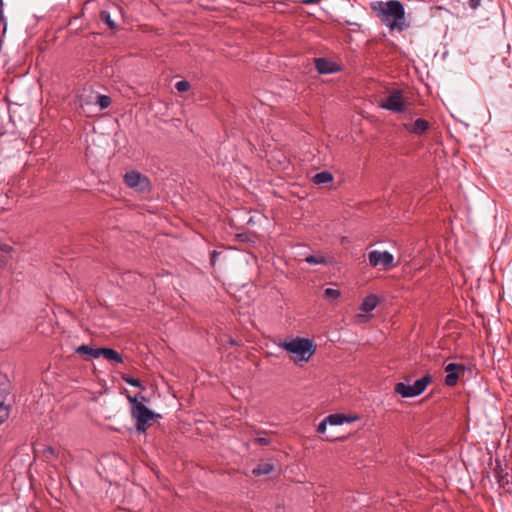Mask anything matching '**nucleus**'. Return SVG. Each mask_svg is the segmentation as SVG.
Instances as JSON below:
<instances>
[{
  "instance_id": "nucleus-1",
  "label": "nucleus",
  "mask_w": 512,
  "mask_h": 512,
  "mask_svg": "<svg viewBox=\"0 0 512 512\" xmlns=\"http://www.w3.org/2000/svg\"><path fill=\"white\" fill-rule=\"evenodd\" d=\"M371 8L380 21L391 31L402 32L409 27V24L405 21L404 5L400 1H377L372 3Z\"/></svg>"
},
{
  "instance_id": "nucleus-2",
  "label": "nucleus",
  "mask_w": 512,
  "mask_h": 512,
  "mask_svg": "<svg viewBox=\"0 0 512 512\" xmlns=\"http://www.w3.org/2000/svg\"><path fill=\"white\" fill-rule=\"evenodd\" d=\"M127 399L131 404V417L135 420V427L138 433H146L147 424L156 418L161 417L159 414L150 410L144 401L147 400L141 393L135 396L127 395Z\"/></svg>"
},
{
  "instance_id": "nucleus-3",
  "label": "nucleus",
  "mask_w": 512,
  "mask_h": 512,
  "mask_svg": "<svg viewBox=\"0 0 512 512\" xmlns=\"http://www.w3.org/2000/svg\"><path fill=\"white\" fill-rule=\"evenodd\" d=\"M279 346L294 355L291 359L295 363L298 361H309L316 351V346L312 340L301 337L294 338L289 342H283Z\"/></svg>"
},
{
  "instance_id": "nucleus-4",
  "label": "nucleus",
  "mask_w": 512,
  "mask_h": 512,
  "mask_svg": "<svg viewBox=\"0 0 512 512\" xmlns=\"http://www.w3.org/2000/svg\"><path fill=\"white\" fill-rule=\"evenodd\" d=\"M432 382V377L429 374L424 375L416 380L412 385L398 382L394 386V391L404 398H412L420 395L426 387Z\"/></svg>"
},
{
  "instance_id": "nucleus-5",
  "label": "nucleus",
  "mask_w": 512,
  "mask_h": 512,
  "mask_svg": "<svg viewBox=\"0 0 512 512\" xmlns=\"http://www.w3.org/2000/svg\"><path fill=\"white\" fill-rule=\"evenodd\" d=\"M379 106L382 109L394 112V113H403L406 111V105L404 103L402 93L400 90H393L390 92L388 97L381 101Z\"/></svg>"
},
{
  "instance_id": "nucleus-6",
  "label": "nucleus",
  "mask_w": 512,
  "mask_h": 512,
  "mask_svg": "<svg viewBox=\"0 0 512 512\" xmlns=\"http://www.w3.org/2000/svg\"><path fill=\"white\" fill-rule=\"evenodd\" d=\"M11 385L8 378L0 373V424L5 422L10 413V406L6 405V399L10 394Z\"/></svg>"
},
{
  "instance_id": "nucleus-7",
  "label": "nucleus",
  "mask_w": 512,
  "mask_h": 512,
  "mask_svg": "<svg viewBox=\"0 0 512 512\" xmlns=\"http://www.w3.org/2000/svg\"><path fill=\"white\" fill-rule=\"evenodd\" d=\"M368 258L372 267L388 268L393 266L394 256L388 251L373 250L369 253Z\"/></svg>"
},
{
  "instance_id": "nucleus-8",
  "label": "nucleus",
  "mask_w": 512,
  "mask_h": 512,
  "mask_svg": "<svg viewBox=\"0 0 512 512\" xmlns=\"http://www.w3.org/2000/svg\"><path fill=\"white\" fill-rule=\"evenodd\" d=\"M125 183L131 188H137L140 191H145L149 188V180L147 177L138 172L131 171L125 174Z\"/></svg>"
},
{
  "instance_id": "nucleus-9",
  "label": "nucleus",
  "mask_w": 512,
  "mask_h": 512,
  "mask_svg": "<svg viewBox=\"0 0 512 512\" xmlns=\"http://www.w3.org/2000/svg\"><path fill=\"white\" fill-rule=\"evenodd\" d=\"M466 367L462 364L457 363H449L445 367L446 377H445V385L448 387H453L457 384L459 376L461 373H464Z\"/></svg>"
},
{
  "instance_id": "nucleus-10",
  "label": "nucleus",
  "mask_w": 512,
  "mask_h": 512,
  "mask_svg": "<svg viewBox=\"0 0 512 512\" xmlns=\"http://www.w3.org/2000/svg\"><path fill=\"white\" fill-rule=\"evenodd\" d=\"M403 127L406 131L415 135H423L425 134L429 128L430 124L427 120L423 118H418L413 123H405Z\"/></svg>"
},
{
  "instance_id": "nucleus-11",
  "label": "nucleus",
  "mask_w": 512,
  "mask_h": 512,
  "mask_svg": "<svg viewBox=\"0 0 512 512\" xmlns=\"http://www.w3.org/2000/svg\"><path fill=\"white\" fill-rule=\"evenodd\" d=\"M315 67L320 74H332L339 71L338 65L326 58L315 59Z\"/></svg>"
},
{
  "instance_id": "nucleus-12",
  "label": "nucleus",
  "mask_w": 512,
  "mask_h": 512,
  "mask_svg": "<svg viewBox=\"0 0 512 512\" xmlns=\"http://www.w3.org/2000/svg\"><path fill=\"white\" fill-rule=\"evenodd\" d=\"M76 352L89 358L97 359L101 356V347L93 348L89 345H81L76 348Z\"/></svg>"
},
{
  "instance_id": "nucleus-13",
  "label": "nucleus",
  "mask_w": 512,
  "mask_h": 512,
  "mask_svg": "<svg viewBox=\"0 0 512 512\" xmlns=\"http://www.w3.org/2000/svg\"><path fill=\"white\" fill-rule=\"evenodd\" d=\"M101 356H103L106 360L113 361L115 363L123 362L122 355L112 348L101 347Z\"/></svg>"
},
{
  "instance_id": "nucleus-14",
  "label": "nucleus",
  "mask_w": 512,
  "mask_h": 512,
  "mask_svg": "<svg viewBox=\"0 0 512 512\" xmlns=\"http://www.w3.org/2000/svg\"><path fill=\"white\" fill-rule=\"evenodd\" d=\"M378 303L379 299L376 295H368L361 304V310L367 313L371 312L377 307Z\"/></svg>"
},
{
  "instance_id": "nucleus-15",
  "label": "nucleus",
  "mask_w": 512,
  "mask_h": 512,
  "mask_svg": "<svg viewBox=\"0 0 512 512\" xmlns=\"http://www.w3.org/2000/svg\"><path fill=\"white\" fill-rule=\"evenodd\" d=\"M274 470V465L269 462L259 463L255 468H253L252 473L255 476H264L270 474Z\"/></svg>"
},
{
  "instance_id": "nucleus-16",
  "label": "nucleus",
  "mask_w": 512,
  "mask_h": 512,
  "mask_svg": "<svg viewBox=\"0 0 512 512\" xmlns=\"http://www.w3.org/2000/svg\"><path fill=\"white\" fill-rule=\"evenodd\" d=\"M333 181V175L329 171H322L314 175L313 182L315 184H326Z\"/></svg>"
},
{
  "instance_id": "nucleus-17",
  "label": "nucleus",
  "mask_w": 512,
  "mask_h": 512,
  "mask_svg": "<svg viewBox=\"0 0 512 512\" xmlns=\"http://www.w3.org/2000/svg\"><path fill=\"white\" fill-rule=\"evenodd\" d=\"M327 421L329 422V425L336 426L342 425L350 420L344 414L335 413L327 416Z\"/></svg>"
},
{
  "instance_id": "nucleus-18",
  "label": "nucleus",
  "mask_w": 512,
  "mask_h": 512,
  "mask_svg": "<svg viewBox=\"0 0 512 512\" xmlns=\"http://www.w3.org/2000/svg\"><path fill=\"white\" fill-rule=\"evenodd\" d=\"M305 261L310 265L327 264V260L323 255H309Z\"/></svg>"
},
{
  "instance_id": "nucleus-19",
  "label": "nucleus",
  "mask_w": 512,
  "mask_h": 512,
  "mask_svg": "<svg viewBox=\"0 0 512 512\" xmlns=\"http://www.w3.org/2000/svg\"><path fill=\"white\" fill-rule=\"evenodd\" d=\"M96 104L101 109H106V108H108L111 105V99L107 95L98 94L97 95V99H96Z\"/></svg>"
},
{
  "instance_id": "nucleus-20",
  "label": "nucleus",
  "mask_w": 512,
  "mask_h": 512,
  "mask_svg": "<svg viewBox=\"0 0 512 512\" xmlns=\"http://www.w3.org/2000/svg\"><path fill=\"white\" fill-rule=\"evenodd\" d=\"M122 379L131 386L141 388L142 390L145 389L139 379L133 378L129 375H123Z\"/></svg>"
},
{
  "instance_id": "nucleus-21",
  "label": "nucleus",
  "mask_w": 512,
  "mask_h": 512,
  "mask_svg": "<svg viewBox=\"0 0 512 512\" xmlns=\"http://www.w3.org/2000/svg\"><path fill=\"white\" fill-rule=\"evenodd\" d=\"M100 19L106 23L111 29L115 28V22L112 20L111 15L108 11H101Z\"/></svg>"
},
{
  "instance_id": "nucleus-22",
  "label": "nucleus",
  "mask_w": 512,
  "mask_h": 512,
  "mask_svg": "<svg viewBox=\"0 0 512 512\" xmlns=\"http://www.w3.org/2000/svg\"><path fill=\"white\" fill-rule=\"evenodd\" d=\"M42 453L47 461H50L56 457V450L52 446H44Z\"/></svg>"
},
{
  "instance_id": "nucleus-23",
  "label": "nucleus",
  "mask_w": 512,
  "mask_h": 512,
  "mask_svg": "<svg viewBox=\"0 0 512 512\" xmlns=\"http://www.w3.org/2000/svg\"><path fill=\"white\" fill-rule=\"evenodd\" d=\"M7 31V22L4 15H0V43H3V37Z\"/></svg>"
},
{
  "instance_id": "nucleus-24",
  "label": "nucleus",
  "mask_w": 512,
  "mask_h": 512,
  "mask_svg": "<svg viewBox=\"0 0 512 512\" xmlns=\"http://www.w3.org/2000/svg\"><path fill=\"white\" fill-rule=\"evenodd\" d=\"M324 295L328 299H336L340 296V291L338 289L327 288L324 291Z\"/></svg>"
},
{
  "instance_id": "nucleus-25",
  "label": "nucleus",
  "mask_w": 512,
  "mask_h": 512,
  "mask_svg": "<svg viewBox=\"0 0 512 512\" xmlns=\"http://www.w3.org/2000/svg\"><path fill=\"white\" fill-rule=\"evenodd\" d=\"M175 88L177 89L178 92H186L189 90L190 84L186 80H181L175 84Z\"/></svg>"
},
{
  "instance_id": "nucleus-26",
  "label": "nucleus",
  "mask_w": 512,
  "mask_h": 512,
  "mask_svg": "<svg viewBox=\"0 0 512 512\" xmlns=\"http://www.w3.org/2000/svg\"><path fill=\"white\" fill-rule=\"evenodd\" d=\"M329 424V422L327 421V417L321 421L317 427V432L319 433H325L326 429H327V425Z\"/></svg>"
},
{
  "instance_id": "nucleus-27",
  "label": "nucleus",
  "mask_w": 512,
  "mask_h": 512,
  "mask_svg": "<svg viewBox=\"0 0 512 512\" xmlns=\"http://www.w3.org/2000/svg\"><path fill=\"white\" fill-rule=\"evenodd\" d=\"M0 250H1L2 252H4V253L9 254V253H11V252H12L13 247H12L10 244H8V243H2V242H1V244H0Z\"/></svg>"
},
{
  "instance_id": "nucleus-28",
  "label": "nucleus",
  "mask_w": 512,
  "mask_h": 512,
  "mask_svg": "<svg viewBox=\"0 0 512 512\" xmlns=\"http://www.w3.org/2000/svg\"><path fill=\"white\" fill-rule=\"evenodd\" d=\"M480 2H481V0H468V4H469L470 8H472L474 10L479 7Z\"/></svg>"
},
{
  "instance_id": "nucleus-29",
  "label": "nucleus",
  "mask_w": 512,
  "mask_h": 512,
  "mask_svg": "<svg viewBox=\"0 0 512 512\" xmlns=\"http://www.w3.org/2000/svg\"><path fill=\"white\" fill-rule=\"evenodd\" d=\"M255 442L260 445H268L270 443V440L268 438L259 437L255 439Z\"/></svg>"
},
{
  "instance_id": "nucleus-30",
  "label": "nucleus",
  "mask_w": 512,
  "mask_h": 512,
  "mask_svg": "<svg viewBox=\"0 0 512 512\" xmlns=\"http://www.w3.org/2000/svg\"><path fill=\"white\" fill-rule=\"evenodd\" d=\"M218 255H219V253L217 251H215V250L211 253V262H212V264H214L216 262Z\"/></svg>"
},
{
  "instance_id": "nucleus-31",
  "label": "nucleus",
  "mask_w": 512,
  "mask_h": 512,
  "mask_svg": "<svg viewBox=\"0 0 512 512\" xmlns=\"http://www.w3.org/2000/svg\"><path fill=\"white\" fill-rule=\"evenodd\" d=\"M320 0H302L301 2L303 4H316L318 3Z\"/></svg>"
},
{
  "instance_id": "nucleus-32",
  "label": "nucleus",
  "mask_w": 512,
  "mask_h": 512,
  "mask_svg": "<svg viewBox=\"0 0 512 512\" xmlns=\"http://www.w3.org/2000/svg\"><path fill=\"white\" fill-rule=\"evenodd\" d=\"M3 5H4L3 0H0V15H4V13H3Z\"/></svg>"
}]
</instances>
